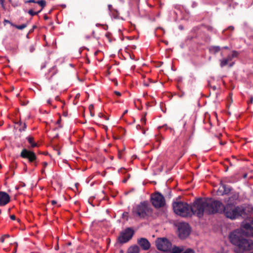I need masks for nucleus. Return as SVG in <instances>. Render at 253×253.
<instances>
[{
    "label": "nucleus",
    "instance_id": "nucleus-61",
    "mask_svg": "<svg viewBox=\"0 0 253 253\" xmlns=\"http://www.w3.org/2000/svg\"><path fill=\"white\" fill-rule=\"evenodd\" d=\"M235 63L234 62H232L231 63H230L229 64H228V66L229 68H231L234 65Z\"/></svg>",
    "mask_w": 253,
    "mask_h": 253
},
{
    "label": "nucleus",
    "instance_id": "nucleus-35",
    "mask_svg": "<svg viewBox=\"0 0 253 253\" xmlns=\"http://www.w3.org/2000/svg\"><path fill=\"white\" fill-rule=\"evenodd\" d=\"M85 112H83V115L84 117H85ZM87 114H89L91 117L95 116V112H86Z\"/></svg>",
    "mask_w": 253,
    "mask_h": 253
},
{
    "label": "nucleus",
    "instance_id": "nucleus-20",
    "mask_svg": "<svg viewBox=\"0 0 253 253\" xmlns=\"http://www.w3.org/2000/svg\"><path fill=\"white\" fill-rule=\"evenodd\" d=\"M140 248L137 245L130 246L127 250V253H139Z\"/></svg>",
    "mask_w": 253,
    "mask_h": 253
},
{
    "label": "nucleus",
    "instance_id": "nucleus-44",
    "mask_svg": "<svg viewBox=\"0 0 253 253\" xmlns=\"http://www.w3.org/2000/svg\"><path fill=\"white\" fill-rule=\"evenodd\" d=\"M37 28V26L36 25H33L32 27V28L29 31V34H31L33 33L35 29Z\"/></svg>",
    "mask_w": 253,
    "mask_h": 253
},
{
    "label": "nucleus",
    "instance_id": "nucleus-7",
    "mask_svg": "<svg viewBox=\"0 0 253 253\" xmlns=\"http://www.w3.org/2000/svg\"><path fill=\"white\" fill-rule=\"evenodd\" d=\"M157 249L160 251L169 253L172 247L171 242L166 237L157 238L155 241Z\"/></svg>",
    "mask_w": 253,
    "mask_h": 253
},
{
    "label": "nucleus",
    "instance_id": "nucleus-38",
    "mask_svg": "<svg viewBox=\"0 0 253 253\" xmlns=\"http://www.w3.org/2000/svg\"><path fill=\"white\" fill-rule=\"evenodd\" d=\"M108 9L109 10V11L110 12H112V11H114L116 12L117 13H118V11L117 10H116V9H114L112 8V6L111 4H108Z\"/></svg>",
    "mask_w": 253,
    "mask_h": 253
},
{
    "label": "nucleus",
    "instance_id": "nucleus-31",
    "mask_svg": "<svg viewBox=\"0 0 253 253\" xmlns=\"http://www.w3.org/2000/svg\"><path fill=\"white\" fill-rule=\"evenodd\" d=\"M43 169L41 170V173L42 174H45V168L47 167L48 164L46 162H44L42 163Z\"/></svg>",
    "mask_w": 253,
    "mask_h": 253
},
{
    "label": "nucleus",
    "instance_id": "nucleus-13",
    "mask_svg": "<svg viewBox=\"0 0 253 253\" xmlns=\"http://www.w3.org/2000/svg\"><path fill=\"white\" fill-rule=\"evenodd\" d=\"M220 184L222 186L223 190L218 189L217 191L218 195H228L232 190V188L231 186H227L226 184H223L222 181H220Z\"/></svg>",
    "mask_w": 253,
    "mask_h": 253
},
{
    "label": "nucleus",
    "instance_id": "nucleus-43",
    "mask_svg": "<svg viewBox=\"0 0 253 253\" xmlns=\"http://www.w3.org/2000/svg\"><path fill=\"white\" fill-rule=\"evenodd\" d=\"M111 35H112V34H111V33L110 32H107V33H106V34H105V36H106V38H107L108 39V40H109V42H111V40H110V36H111Z\"/></svg>",
    "mask_w": 253,
    "mask_h": 253
},
{
    "label": "nucleus",
    "instance_id": "nucleus-60",
    "mask_svg": "<svg viewBox=\"0 0 253 253\" xmlns=\"http://www.w3.org/2000/svg\"><path fill=\"white\" fill-rule=\"evenodd\" d=\"M253 101V97H251L250 101H248V103L249 104L250 103L252 104Z\"/></svg>",
    "mask_w": 253,
    "mask_h": 253
},
{
    "label": "nucleus",
    "instance_id": "nucleus-42",
    "mask_svg": "<svg viewBox=\"0 0 253 253\" xmlns=\"http://www.w3.org/2000/svg\"><path fill=\"white\" fill-rule=\"evenodd\" d=\"M171 191L170 189H168V194L166 196H167L169 198H170L171 197Z\"/></svg>",
    "mask_w": 253,
    "mask_h": 253
},
{
    "label": "nucleus",
    "instance_id": "nucleus-19",
    "mask_svg": "<svg viewBox=\"0 0 253 253\" xmlns=\"http://www.w3.org/2000/svg\"><path fill=\"white\" fill-rule=\"evenodd\" d=\"M221 49V48L218 45L211 46L209 48L210 53L214 55L217 53Z\"/></svg>",
    "mask_w": 253,
    "mask_h": 253
},
{
    "label": "nucleus",
    "instance_id": "nucleus-33",
    "mask_svg": "<svg viewBox=\"0 0 253 253\" xmlns=\"http://www.w3.org/2000/svg\"><path fill=\"white\" fill-rule=\"evenodd\" d=\"M211 123L210 121H209L208 123L207 124V126H205V128L208 130L210 131L211 127Z\"/></svg>",
    "mask_w": 253,
    "mask_h": 253
},
{
    "label": "nucleus",
    "instance_id": "nucleus-54",
    "mask_svg": "<svg viewBox=\"0 0 253 253\" xmlns=\"http://www.w3.org/2000/svg\"><path fill=\"white\" fill-rule=\"evenodd\" d=\"M177 81L178 83H181L182 81V77H178L177 79Z\"/></svg>",
    "mask_w": 253,
    "mask_h": 253
},
{
    "label": "nucleus",
    "instance_id": "nucleus-41",
    "mask_svg": "<svg viewBox=\"0 0 253 253\" xmlns=\"http://www.w3.org/2000/svg\"><path fill=\"white\" fill-rule=\"evenodd\" d=\"M225 58L228 60V62L232 61V60L233 59V58L232 57L231 54L228 55L226 58Z\"/></svg>",
    "mask_w": 253,
    "mask_h": 253
},
{
    "label": "nucleus",
    "instance_id": "nucleus-62",
    "mask_svg": "<svg viewBox=\"0 0 253 253\" xmlns=\"http://www.w3.org/2000/svg\"><path fill=\"white\" fill-rule=\"evenodd\" d=\"M43 18L44 20H47L49 19V17L47 15V14H44L43 15Z\"/></svg>",
    "mask_w": 253,
    "mask_h": 253
},
{
    "label": "nucleus",
    "instance_id": "nucleus-4",
    "mask_svg": "<svg viewBox=\"0 0 253 253\" xmlns=\"http://www.w3.org/2000/svg\"><path fill=\"white\" fill-rule=\"evenodd\" d=\"M131 213L134 217L146 219L152 216L153 209L148 201H143L133 207Z\"/></svg>",
    "mask_w": 253,
    "mask_h": 253
},
{
    "label": "nucleus",
    "instance_id": "nucleus-23",
    "mask_svg": "<svg viewBox=\"0 0 253 253\" xmlns=\"http://www.w3.org/2000/svg\"><path fill=\"white\" fill-rule=\"evenodd\" d=\"M27 26H28V22H26L25 23H23V24H22L21 25H18L15 24H12V27H15L16 29H19V30H21L24 29Z\"/></svg>",
    "mask_w": 253,
    "mask_h": 253
},
{
    "label": "nucleus",
    "instance_id": "nucleus-55",
    "mask_svg": "<svg viewBox=\"0 0 253 253\" xmlns=\"http://www.w3.org/2000/svg\"><path fill=\"white\" fill-rule=\"evenodd\" d=\"M10 218L11 220H14L16 219V216L14 214L10 215Z\"/></svg>",
    "mask_w": 253,
    "mask_h": 253
},
{
    "label": "nucleus",
    "instance_id": "nucleus-5",
    "mask_svg": "<svg viewBox=\"0 0 253 253\" xmlns=\"http://www.w3.org/2000/svg\"><path fill=\"white\" fill-rule=\"evenodd\" d=\"M172 208L174 212L181 217L191 216L190 206L186 202L181 201L173 202L172 203Z\"/></svg>",
    "mask_w": 253,
    "mask_h": 253
},
{
    "label": "nucleus",
    "instance_id": "nucleus-32",
    "mask_svg": "<svg viewBox=\"0 0 253 253\" xmlns=\"http://www.w3.org/2000/svg\"><path fill=\"white\" fill-rule=\"evenodd\" d=\"M147 115V113H145L141 117V119H140V121H141V123L143 124V125H145L146 124V118H145V117H146V115Z\"/></svg>",
    "mask_w": 253,
    "mask_h": 253
},
{
    "label": "nucleus",
    "instance_id": "nucleus-6",
    "mask_svg": "<svg viewBox=\"0 0 253 253\" xmlns=\"http://www.w3.org/2000/svg\"><path fill=\"white\" fill-rule=\"evenodd\" d=\"M134 234V230L131 227H127L122 231L117 237V241L121 245H123L130 241Z\"/></svg>",
    "mask_w": 253,
    "mask_h": 253
},
{
    "label": "nucleus",
    "instance_id": "nucleus-40",
    "mask_svg": "<svg viewBox=\"0 0 253 253\" xmlns=\"http://www.w3.org/2000/svg\"><path fill=\"white\" fill-rule=\"evenodd\" d=\"M29 50L30 52L32 53L35 50V45H31L29 47Z\"/></svg>",
    "mask_w": 253,
    "mask_h": 253
},
{
    "label": "nucleus",
    "instance_id": "nucleus-27",
    "mask_svg": "<svg viewBox=\"0 0 253 253\" xmlns=\"http://www.w3.org/2000/svg\"><path fill=\"white\" fill-rule=\"evenodd\" d=\"M238 198V195L233 194L232 196L229 198L228 203H231V201L233 200H236Z\"/></svg>",
    "mask_w": 253,
    "mask_h": 253
},
{
    "label": "nucleus",
    "instance_id": "nucleus-39",
    "mask_svg": "<svg viewBox=\"0 0 253 253\" xmlns=\"http://www.w3.org/2000/svg\"><path fill=\"white\" fill-rule=\"evenodd\" d=\"M247 211L249 213H253V207L250 206H249L247 207Z\"/></svg>",
    "mask_w": 253,
    "mask_h": 253
},
{
    "label": "nucleus",
    "instance_id": "nucleus-3",
    "mask_svg": "<svg viewBox=\"0 0 253 253\" xmlns=\"http://www.w3.org/2000/svg\"><path fill=\"white\" fill-rule=\"evenodd\" d=\"M218 202L220 204L219 207L215 208L217 210V213H224L225 216L230 219H235L240 216H245L247 215L246 213V209L243 207L235 206L234 203H227L224 206L222 203L219 201Z\"/></svg>",
    "mask_w": 253,
    "mask_h": 253
},
{
    "label": "nucleus",
    "instance_id": "nucleus-10",
    "mask_svg": "<svg viewBox=\"0 0 253 253\" xmlns=\"http://www.w3.org/2000/svg\"><path fill=\"white\" fill-rule=\"evenodd\" d=\"M20 156L22 158L27 159L30 163H33V162L37 160V157L33 151L27 150L25 148L22 150Z\"/></svg>",
    "mask_w": 253,
    "mask_h": 253
},
{
    "label": "nucleus",
    "instance_id": "nucleus-25",
    "mask_svg": "<svg viewBox=\"0 0 253 253\" xmlns=\"http://www.w3.org/2000/svg\"><path fill=\"white\" fill-rule=\"evenodd\" d=\"M24 11L25 12H27L29 14H30L31 16H34L35 15H38V12H36V11H34L33 8H30L28 11L24 9Z\"/></svg>",
    "mask_w": 253,
    "mask_h": 253
},
{
    "label": "nucleus",
    "instance_id": "nucleus-51",
    "mask_svg": "<svg viewBox=\"0 0 253 253\" xmlns=\"http://www.w3.org/2000/svg\"><path fill=\"white\" fill-rule=\"evenodd\" d=\"M227 29L233 31L234 30V27L233 26H230L227 28Z\"/></svg>",
    "mask_w": 253,
    "mask_h": 253
},
{
    "label": "nucleus",
    "instance_id": "nucleus-8",
    "mask_svg": "<svg viewBox=\"0 0 253 253\" xmlns=\"http://www.w3.org/2000/svg\"><path fill=\"white\" fill-rule=\"evenodd\" d=\"M152 205L157 209L164 207L166 205L164 196L159 192H155L150 198Z\"/></svg>",
    "mask_w": 253,
    "mask_h": 253
},
{
    "label": "nucleus",
    "instance_id": "nucleus-50",
    "mask_svg": "<svg viewBox=\"0 0 253 253\" xmlns=\"http://www.w3.org/2000/svg\"><path fill=\"white\" fill-rule=\"evenodd\" d=\"M29 101H21V105H23V106H25V105H26L28 103Z\"/></svg>",
    "mask_w": 253,
    "mask_h": 253
},
{
    "label": "nucleus",
    "instance_id": "nucleus-18",
    "mask_svg": "<svg viewBox=\"0 0 253 253\" xmlns=\"http://www.w3.org/2000/svg\"><path fill=\"white\" fill-rule=\"evenodd\" d=\"M184 251L183 247H177L174 245L173 247L170 249V251L169 253H182Z\"/></svg>",
    "mask_w": 253,
    "mask_h": 253
},
{
    "label": "nucleus",
    "instance_id": "nucleus-45",
    "mask_svg": "<svg viewBox=\"0 0 253 253\" xmlns=\"http://www.w3.org/2000/svg\"><path fill=\"white\" fill-rule=\"evenodd\" d=\"M4 0H0V4L1 6V7L3 8V9H5V5H4Z\"/></svg>",
    "mask_w": 253,
    "mask_h": 253
},
{
    "label": "nucleus",
    "instance_id": "nucleus-30",
    "mask_svg": "<svg viewBox=\"0 0 253 253\" xmlns=\"http://www.w3.org/2000/svg\"><path fill=\"white\" fill-rule=\"evenodd\" d=\"M240 54V52L236 50H233L232 52V57L234 58H237L238 57L239 55Z\"/></svg>",
    "mask_w": 253,
    "mask_h": 253
},
{
    "label": "nucleus",
    "instance_id": "nucleus-28",
    "mask_svg": "<svg viewBox=\"0 0 253 253\" xmlns=\"http://www.w3.org/2000/svg\"><path fill=\"white\" fill-rule=\"evenodd\" d=\"M122 218L127 221L128 220V212H124L122 214Z\"/></svg>",
    "mask_w": 253,
    "mask_h": 253
},
{
    "label": "nucleus",
    "instance_id": "nucleus-24",
    "mask_svg": "<svg viewBox=\"0 0 253 253\" xmlns=\"http://www.w3.org/2000/svg\"><path fill=\"white\" fill-rule=\"evenodd\" d=\"M220 62V66L221 68H223L224 66L228 65V60L225 58H223L222 59L219 60Z\"/></svg>",
    "mask_w": 253,
    "mask_h": 253
},
{
    "label": "nucleus",
    "instance_id": "nucleus-17",
    "mask_svg": "<svg viewBox=\"0 0 253 253\" xmlns=\"http://www.w3.org/2000/svg\"><path fill=\"white\" fill-rule=\"evenodd\" d=\"M58 72V70L56 65L50 68L48 70V74H51L50 76L48 78V81L50 82L52 78Z\"/></svg>",
    "mask_w": 253,
    "mask_h": 253
},
{
    "label": "nucleus",
    "instance_id": "nucleus-48",
    "mask_svg": "<svg viewBox=\"0 0 253 253\" xmlns=\"http://www.w3.org/2000/svg\"><path fill=\"white\" fill-rule=\"evenodd\" d=\"M62 116L65 117H67L68 116V112H63Z\"/></svg>",
    "mask_w": 253,
    "mask_h": 253
},
{
    "label": "nucleus",
    "instance_id": "nucleus-14",
    "mask_svg": "<svg viewBox=\"0 0 253 253\" xmlns=\"http://www.w3.org/2000/svg\"><path fill=\"white\" fill-rule=\"evenodd\" d=\"M242 228L247 232L248 237L253 236V220L250 223H246L242 226Z\"/></svg>",
    "mask_w": 253,
    "mask_h": 253
},
{
    "label": "nucleus",
    "instance_id": "nucleus-36",
    "mask_svg": "<svg viewBox=\"0 0 253 253\" xmlns=\"http://www.w3.org/2000/svg\"><path fill=\"white\" fill-rule=\"evenodd\" d=\"M27 127V125L25 123H24L23 126L19 129V131L22 132L23 131H25Z\"/></svg>",
    "mask_w": 253,
    "mask_h": 253
},
{
    "label": "nucleus",
    "instance_id": "nucleus-52",
    "mask_svg": "<svg viewBox=\"0 0 253 253\" xmlns=\"http://www.w3.org/2000/svg\"><path fill=\"white\" fill-rule=\"evenodd\" d=\"M80 97V94L79 93H77L75 97V100H78Z\"/></svg>",
    "mask_w": 253,
    "mask_h": 253
},
{
    "label": "nucleus",
    "instance_id": "nucleus-57",
    "mask_svg": "<svg viewBox=\"0 0 253 253\" xmlns=\"http://www.w3.org/2000/svg\"><path fill=\"white\" fill-rule=\"evenodd\" d=\"M129 56H130V58L132 60H136V59H135V56H134V55H133V54H132V55L129 54Z\"/></svg>",
    "mask_w": 253,
    "mask_h": 253
},
{
    "label": "nucleus",
    "instance_id": "nucleus-9",
    "mask_svg": "<svg viewBox=\"0 0 253 253\" xmlns=\"http://www.w3.org/2000/svg\"><path fill=\"white\" fill-rule=\"evenodd\" d=\"M191 232V228L188 223L181 222L178 227V235L181 239H185L187 238Z\"/></svg>",
    "mask_w": 253,
    "mask_h": 253
},
{
    "label": "nucleus",
    "instance_id": "nucleus-21",
    "mask_svg": "<svg viewBox=\"0 0 253 253\" xmlns=\"http://www.w3.org/2000/svg\"><path fill=\"white\" fill-rule=\"evenodd\" d=\"M99 119H102L105 120H108L109 119V115L106 113V112H99L98 113L97 117H96V120Z\"/></svg>",
    "mask_w": 253,
    "mask_h": 253
},
{
    "label": "nucleus",
    "instance_id": "nucleus-59",
    "mask_svg": "<svg viewBox=\"0 0 253 253\" xmlns=\"http://www.w3.org/2000/svg\"><path fill=\"white\" fill-rule=\"evenodd\" d=\"M45 67H46V62H44L43 63L42 65L41 68V69H43L44 68H45Z\"/></svg>",
    "mask_w": 253,
    "mask_h": 253
},
{
    "label": "nucleus",
    "instance_id": "nucleus-49",
    "mask_svg": "<svg viewBox=\"0 0 253 253\" xmlns=\"http://www.w3.org/2000/svg\"><path fill=\"white\" fill-rule=\"evenodd\" d=\"M89 111H91L94 109V105L93 104H90L88 106Z\"/></svg>",
    "mask_w": 253,
    "mask_h": 253
},
{
    "label": "nucleus",
    "instance_id": "nucleus-47",
    "mask_svg": "<svg viewBox=\"0 0 253 253\" xmlns=\"http://www.w3.org/2000/svg\"><path fill=\"white\" fill-rule=\"evenodd\" d=\"M13 123L15 124H17L19 126H21L22 125V122L21 121V120H20L18 122H16L14 120H13Z\"/></svg>",
    "mask_w": 253,
    "mask_h": 253
},
{
    "label": "nucleus",
    "instance_id": "nucleus-26",
    "mask_svg": "<svg viewBox=\"0 0 253 253\" xmlns=\"http://www.w3.org/2000/svg\"><path fill=\"white\" fill-rule=\"evenodd\" d=\"M202 26L206 28L208 31L210 32H214V29L213 27L210 25H207L205 24H203Z\"/></svg>",
    "mask_w": 253,
    "mask_h": 253
},
{
    "label": "nucleus",
    "instance_id": "nucleus-15",
    "mask_svg": "<svg viewBox=\"0 0 253 253\" xmlns=\"http://www.w3.org/2000/svg\"><path fill=\"white\" fill-rule=\"evenodd\" d=\"M24 2H25V3H34L38 4L41 7L40 10L36 11V12H38V14L40 13L42 10V9L46 6V1L45 0H25L24 1Z\"/></svg>",
    "mask_w": 253,
    "mask_h": 253
},
{
    "label": "nucleus",
    "instance_id": "nucleus-11",
    "mask_svg": "<svg viewBox=\"0 0 253 253\" xmlns=\"http://www.w3.org/2000/svg\"><path fill=\"white\" fill-rule=\"evenodd\" d=\"M10 202V197L8 193L0 191V207L6 206Z\"/></svg>",
    "mask_w": 253,
    "mask_h": 253
},
{
    "label": "nucleus",
    "instance_id": "nucleus-29",
    "mask_svg": "<svg viewBox=\"0 0 253 253\" xmlns=\"http://www.w3.org/2000/svg\"><path fill=\"white\" fill-rule=\"evenodd\" d=\"M58 116H59V119H58L57 120V121H56V124H57V125H59L58 127H59V128H61V127H62V126L61 125V120H61V114H59V113H58Z\"/></svg>",
    "mask_w": 253,
    "mask_h": 253
},
{
    "label": "nucleus",
    "instance_id": "nucleus-58",
    "mask_svg": "<svg viewBox=\"0 0 253 253\" xmlns=\"http://www.w3.org/2000/svg\"><path fill=\"white\" fill-rule=\"evenodd\" d=\"M221 48V49H227V50H228V49H230L229 47L228 46H223V47H222Z\"/></svg>",
    "mask_w": 253,
    "mask_h": 253
},
{
    "label": "nucleus",
    "instance_id": "nucleus-12",
    "mask_svg": "<svg viewBox=\"0 0 253 253\" xmlns=\"http://www.w3.org/2000/svg\"><path fill=\"white\" fill-rule=\"evenodd\" d=\"M137 244L140 246L143 250L147 251L151 247V244L147 239L140 238L137 240Z\"/></svg>",
    "mask_w": 253,
    "mask_h": 253
},
{
    "label": "nucleus",
    "instance_id": "nucleus-56",
    "mask_svg": "<svg viewBox=\"0 0 253 253\" xmlns=\"http://www.w3.org/2000/svg\"><path fill=\"white\" fill-rule=\"evenodd\" d=\"M30 5L31 6V8H33L34 11V10L37 9V7H38L37 5Z\"/></svg>",
    "mask_w": 253,
    "mask_h": 253
},
{
    "label": "nucleus",
    "instance_id": "nucleus-53",
    "mask_svg": "<svg viewBox=\"0 0 253 253\" xmlns=\"http://www.w3.org/2000/svg\"><path fill=\"white\" fill-rule=\"evenodd\" d=\"M129 177H130V175H129V174H128V175L127 177L125 178H124V179H123V183H126V182L127 181V180H128V179L129 178Z\"/></svg>",
    "mask_w": 253,
    "mask_h": 253
},
{
    "label": "nucleus",
    "instance_id": "nucleus-64",
    "mask_svg": "<svg viewBox=\"0 0 253 253\" xmlns=\"http://www.w3.org/2000/svg\"><path fill=\"white\" fill-rule=\"evenodd\" d=\"M143 84H144V86H148L149 85V83H147V82H145H145H144V83H143Z\"/></svg>",
    "mask_w": 253,
    "mask_h": 253
},
{
    "label": "nucleus",
    "instance_id": "nucleus-16",
    "mask_svg": "<svg viewBox=\"0 0 253 253\" xmlns=\"http://www.w3.org/2000/svg\"><path fill=\"white\" fill-rule=\"evenodd\" d=\"M182 134H183L186 138L190 137L191 135V126H186V123L183 125V130L182 131Z\"/></svg>",
    "mask_w": 253,
    "mask_h": 253
},
{
    "label": "nucleus",
    "instance_id": "nucleus-37",
    "mask_svg": "<svg viewBox=\"0 0 253 253\" xmlns=\"http://www.w3.org/2000/svg\"><path fill=\"white\" fill-rule=\"evenodd\" d=\"M3 24L4 26H5L6 24H10V25L11 26H12V24H14V23H13L12 22H11V21H10L8 20H7V19H4L3 20Z\"/></svg>",
    "mask_w": 253,
    "mask_h": 253
},
{
    "label": "nucleus",
    "instance_id": "nucleus-63",
    "mask_svg": "<svg viewBox=\"0 0 253 253\" xmlns=\"http://www.w3.org/2000/svg\"><path fill=\"white\" fill-rule=\"evenodd\" d=\"M114 93H115L117 95H118V96H121V93L120 92L118 91H114Z\"/></svg>",
    "mask_w": 253,
    "mask_h": 253
},
{
    "label": "nucleus",
    "instance_id": "nucleus-1",
    "mask_svg": "<svg viewBox=\"0 0 253 253\" xmlns=\"http://www.w3.org/2000/svg\"><path fill=\"white\" fill-rule=\"evenodd\" d=\"M220 203L218 200H214L212 198H207L204 200L202 198H197L190 206L191 216L196 214L198 217L203 216L204 213L211 215L217 213L215 208L219 207Z\"/></svg>",
    "mask_w": 253,
    "mask_h": 253
},
{
    "label": "nucleus",
    "instance_id": "nucleus-46",
    "mask_svg": "<svg viewBox=\"0 0 253 253\" xmlns=\"http://www.w3.org/2000/svg\"><path fill=\"white\" fill-rule=\"evenodd\" d=\"M33 165H34L35 167H37L38 165V161L37 160H35V161L33 162V163H30Z\"/></svg>",
    "mask_w": 253,
    "mask_h": 253
},
{
    "label": "nucleus",
    "instance_id": "nucleus-22",
    "mask_svg": "<svg viewBox=\"0 0 253 253\" xmlns=\"http://www.w3.org/2000/svg\"><path fill=\"white\" fill-rule=\"evenodd\" d=\"M26 139L28 142L31 144L32 148H35L38 146L37 143L34 141V138L33 137L28 136Z\"/></svg>",
    "mask_w": 253,
    "mask_h": 253
},
{
    "label": "nucleus",
    "instance_id": "nucleus-2",
    "mask_svg": "<svg viewBox=\"0 0 253 253\" xmlns=\"http://www.w3.org/2000/svg\"><path fill=\"white\" fill-rule=\"evenodd\" d=\"M247 232L242 228L236 229L229 235L230 242L234 246L235 253H244L253 248V241L247 239Z\"/></svg>",
    "mask_w": 253,
    "mask_h": 253
},
{
    "label": "nucleus",
    "instance_id": "nucleus-34",
    "mask_svg": "<svg viewBox=\"0 0 253 253\" xmlns=\"http://www.w3.org/2000/svg\"><path fill=\"white\" fill-rule=\"evenodd\" d=\"M182 253H195L194 251L190 248L186 249L184 252L183 251Z\"/></svg>",
    "mask_w": 253,
    "mask_h": 253
}]
</instances>
